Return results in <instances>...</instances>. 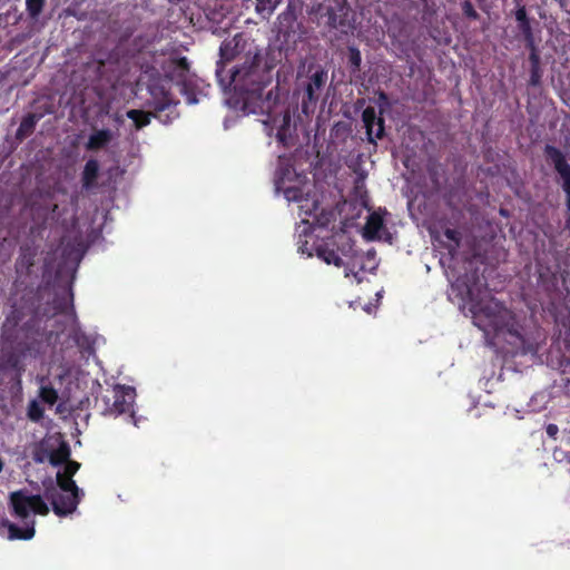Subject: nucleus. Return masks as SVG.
<instances>
[{"instance_id":"obj_1","label":"nucleus","mask_w":570,"mask_h":570,"mask_svg":"<svg viewBox=\"0 0 570 570\" xmlns=\"http://www.w3.org/2000/svg\"><path fill=\"white\" fill-rule=\"evenodd\" d=\"M238 55L237 37L223 41L216 76L220 85L237 92L246 106L249 101L261 98L264 88L272 82L276 60L269 51H262L255 47L254 50L247 51L242 63L226 71L224 76L226 63L236 59Z\"/></svg>"},{"instance_id":"obj_2","label":"nucleus","mask_w":570,"mask_h":570,"mask_svg":"<svg viewBox=\"0 0 570 570\" xmlns=\"http://www.w3.org/2000/svg\"><path fill=\"white\" fill-rule=\"evenodd\" d=\"M464 287L465 295L471 302L473 323L485 337H502L524 354L538 352V343L532 341L525 332L524 316L521 317L492 296L478 298L473 285L464 284Z\"/></svg>"},{"instance_id":"obj_3","label":"nucleus","mask_w":570,"mask_h":570,"mask_svg":"<svg viewBox=\"0 0 570 570\" xmlns=\"http://www.w3.org/2000/svg\"><path fill=\"white\" fill-rule=\"evenodd\" d=\"M81 498V494L60 492L55 482L48 480L43 482V498L39 494L28 495L26 491L20 490L11 493L10 503L14 514L20 519H27L30 511L47 515L49 508L45 499L50 502L56 515L67 517L76 511Z\"/></svg>"},{"instance_id":"obj_4","label":"nucleus","mask_w":570,"mask_h":570,"mask_svg":"<svg viewBox=\"0 0 570 570\" xmlns=\"http://www.w3.org/2000/svg\"><path fill=\"white\" fill-rule=\"evenodd\" d=\"M24 334L26 341L17 343L12 351H6L1 355V362L4 367L21 373L23 371L22 358L26 356L38 357L45 353V333L31 331L30 322L26 323L21 328Z\"/></svg>"},{"instance_id":"obj_5","label":"nucleus","mask_w":570,"mask_h":570,"mask_svg":"<svg viewBox=\"0 0 570 570\" xmlns=\"http://www.w3.org/2000/svg\"><path fill=\"white\" fill-rule=\"evenodd\" d=\"M311 19L330 29L348 27L350 6L347 0H323L312 6Z\"/></svg>"},{"instance_id":"obj_6","label":"nucleus","mask_w":570,"mask_h":570,"mask_svg":"<svg viewBox=\"0 0 570 570\" xmlns=\"http://www.w3.org/2000/svg\"><path fill=\"white\" fill-rule=\"evenodd\" d=\"M135 389L127 385H116L112 390L111 396H104L105 407L102 413L105 415L118 416L121 414H129L130 421L136 425L134 413Z\"/></svg>"},{"instance_id":"obj_7","label":"nucleus","mask_w":570,"mask_h":570,"mask_svg":"<svg viewBox=\"0 0 570 570\" xmlns=\"http://www.w3.org/2000/svg\"><path fill=\"white\" fill-rule=\"evenodd\" d=\"M546 160L549 165L553 166L554 170L559 175L558 183L562 190L566 193V205L570 210V165L566 158V155L556 146L546 145L543 148Z\"/></svg>"},{"instance_id":"obj_8","label":"nucleus","mask_w":570,"mask_h":570,"mask_svg":"<svg viewBox=\"0 0 570 570\" xmlns=\"http://www.w3.org/2000/svg\"><path fill=\"white\" fill-rule=\"evenodd\" d=\"M49 304L50 307L45 313L47 316L73 314L72 279L66 282L63 285H58L55 288L52 301Z\"/></svg>"},{"instance_id":"obj_9","label":"nucleus","mask_w":570,"mask_h":570,"mask_svg":"<svg viewBox=\"0 0 570 570\" xmlns=\"http://www.w3.org/2000/svg\"><path fill=\"white\" fill-rule=\"evenodd\" d=\"M362 121L364 124L367 141L376 144V139H382L385 134L384 119L376 116L375 108L366 107L362 112Z\"/></svg>"},{"instance_id":"obj_10","label":"nucleus","mask_w":570,"mask_h":570,"mask_svg":"<svg viewBox=\"0 0 570 570\" xmlns=\"http://www.w3.org/2000/svg\"><path fill=\"white\" fill-rule=\"evenodd\" d=\"M327 81V71L323 68H317L308 78L304 89L303 106L307 102L316 104L321 97V92Z\"/></svg>"},{"instance_id":"obj_11","label":"nucleus","mask_w":570,"mask_h":570,"mask_svg":"<svg viewBox=\"0 0 570 570\" xmlns=\"http://www.w3.org/2000/svg\"><path fill=\"white\" fill-rule=\"evenodd\" d=\"M38 255V247L33 244L26 243L20 246L19 256L16 261L14 267L19 275H29L35 265Z\"/></svg>"},{"instance_id":"obj_12","label":"nucleus","mask_w":570,"mask_h":570,"mask_svg":"<svg viewBox=\"0 0 570 570\" xmlns=\"http://www.w3.org/2000/svg\"><path fill=\"white\" fill-rule=\"evenodd\" d=\"M301 9L302 3L298 0H288L286 9L277 17L282 32L288 33L293 30L294 22Z\"/></svg>"},{"instance_id":"obj_13","label":"nucleus","mask_w":570,"mask_h":570,"mask_svg":"<svg viewBox=\"0 0 570 570\" xmlns=\"http://www.w3.org/2000/svg\"><path fill=\"white\" fill-rule=\"evenodd\" d=\"M168 77L183 85V91L186 92V78L189 72V61L186 57L171 59L169 62Z\"/></svg>"},{"instance_id":"obj_14","label":"nucleus","mask_w":570,"mask_h":570,"mask_svg":"<svg viewBox=\"0 0 570 570\" xmlns=\"http://www.w3.org/2000/svg\"><path fill=\"white\" fill-rule=\"evenodd\" d=\"M49 462L53 466H58L67 462L70 458V448L67 442L62 441L57 449L51 450L47 453ZM46 460V455L41 452L35 454V461L42 463Z\"/></svg>"},{"instance_id":"obj_15","label":"nucleus","mask_w":570,"mask_h":570,"mask_svg":"<svg viewBox=\"0 0 570 570\" xmlns=\"http://www.w3.org/2000/svg\"><path fill=\"white\" fill-rule=\"evenodd\" d=\"M99 176V163L97 159L87 160L82 174L81 185L85 190H90L97 186V179Z\"/></svg>"},{"instance_id":"obj_16","label":"nucleus","mask_w":570,"mask_h":570,"mask_svg":"<svg viewBox=\"0 0 570 570\" xmlns=\"http://www.w3.org/2000/svg\"><path fill=\"white\" fill-rule=\"evenodd\" d=\"M0 525L7 527L9 530L10 539L29 540L35 535V522L31 521L24 528H20L17 524L10 522L7 519L0 520Z\"/></svg>"},{"instance_id":"obj_17","label":"nucleus","mask_w":570,"mask_h":570,"mask_svg":"<svg viewBox=\"0 0 570 570\" xmlns=\"http://www.w3.org/2000/svg\"><path fill=\"white\" fill-rule=\"evenodd\" d=\"M384 226L383 217L379 213H372L368 215L364 226V237L367 240L380 239V230Z\"/></svg>"},{"instance_id":"obj_18","label":"nucleus","mask_w":570,"mask_h":570,"mask_svg":"<svg viewBox=\"0 0 570 570\" xmlns=\"http://www.w3.org/2000/svg\"><path fill=\"white\" fill-rule=\"evenodd\" d=\"M40 115L32 112L24 116L16 131V139L23 141L27 137H29L35 131L37 122L40 120Z\"/></svg>"},{"instance_id":"obj_19","label":"nucleus","mask_w":570,"mask_h":570,"mask_svg":"<svg viewBox=\"0 0 570 570\" xmlns=\"http://www.w3.org/2000/svg\"><path fill=\"white\" fill-rule=\"evenodd\" d=\"M112 139V134L109 129H100L92 132L86 144L88 150H98L106 147Z\"/></svg>"},{"instance_id":"obj_20","label":"nucleus","mask_w":570,"mask_h":570,"mask_svg":"<svg viewBox=\"0 0 570 570\" xmlns=\"http://www.w3.org/2000/svg\"><path fill=\"white\" fill-rule=\"evenodd\" d=\"M56 487L60 490V492L66 493H75V494H81L83 495V492L79 487L76 484L72 478L62 474L61 472H58L56 475Z\"/></svg>"},{"instance_id":"obj_21","label":"nucleus","mask_w":570,"mask_h":570,"mask_svg":"<svg viewBox=\"0 0 570 570\" xmlns=\"http://www.w3.org/2000/svg\"><path fill=\"white\" fill-rule=\"evenodd\" d=\"M362 56L361 51L355 46L347 47V67L351 75H356L361 71Z\"/></svg>"},{"instance_id":"obj_22","label":"nucleus","mask_w":570,"mask_h":570,"mask_svg":"<svg viewBox=\"0 0 570 570\" xmlns=\"http://www.w3.org/2000/svg\"><path fill=\"white\" fill-rule=\"evenodd\" d=\"M127 117L134 121L137 130L148 126L151 120V114L139 109H130L127 111Z\"/></svg>"},{"instance_id":"obj_23","label":"nucleus","mask_w":570,"mask_h":570,"mask_svg":"<svg viewBox=\"0 0 570 570\" xmlns=\"http://www.w3.org/2000/svg\"><path fill=\"white\" fill-rule=\"evenodd\" d=\"M316 254L322 261H324L328 265L333 264L336 267H341L344 265L343 259L334 249L320 246L316 249Z\"/></svg>"},{"instance_id":"obj_24","label":"nucleus","mask_w":570,"mask_h":570,"mask_svg":"<svg viewBox=\"0 0 570 570\" xmlns=\"http://www.w3.org/2000/svg\"><path fill=\"white\" fill-rule=\"evenodd\" d=\"M283 0H256V11L265 18H269Z\"/></svg>"},{"instance_id":"obj_25","label":"nucleus","mask_w":570,"mask_h":570,"mask_svg":"<svg viewBox=\"0 0 570 570\" xmlns=\"http://www.w3.org/2000/svg\"><path fill=\"white\" fill-rule=\"evenodd\" d=\"M39 396L42 400V402L47 403L48 405H53L58 401V392L56 389L51 385H45L40 387Z\"/></svg>"},{"instance_id":"obj_26","label":"nucleus","mask_w":570,"mask_h":570,"mask_svg":"<svg viewBox=\"0 0 570 570\" xmlns=\"http://www.w3.org/2000/svg\"><path fill=\"white\" fill-rule=\"evenodd\" d=\"M45 411L42 406L36 401L32 400L28 404L27 415L29 420L32 422H39L43 417Z\"/></svg>"},{"instance_id":"obj_27","label":"nucleus","mask_w":570,"mask_h":570,"mask_svg":"<svg viewBox=\"0 0 570 570\" xmlns=\"http://www.w3.org/2000/svg\"><path fill=\"white\" fill-rule=\"evenodd\" d=\"M443 234L450 242H452V245L449 246V252L450 253L455 252L459 248L460 243H461L460 233L456 229L446 228Z\"/></svg>"},{"instance_id":"obj_28","label":"nucleus","mask_w":570,"mask_h":570,"mask_svg":"<svg viewBox=\"0 0 570 570\" xmlns=\"http://www.w3.org/2000/svg\"><path fill=\"white\" fill-rule=\"evenodd\" d=\"M518 28L523 36L527 47H532V42H534V37L530 20L518 23Z\"/></svg>"},{"instance_id":"obj_29","label":"nucleus","mask_w":570,"mask_h":570,"mask_svg":"<svg viewBox=\"0 0 570 570\" xmlns=\"http://www.w3.org/2000/svg\"><path fill=\"white\" fill-rule=\"evenodd\" d=\"M46 0H26V7L29 16L31 18H37L45 6Z\"/></svg>"},{"instance_id":"obj_30","label":"nucleus","mask_w":570,"mask_h":570,"mask_svg":"<svg viewBox=\"0 0 570 570\" xmlns=\"http://www.w3.org/2000/svg\"><path fill=\"white\" fill-rule=\"evenodd\" d=\"M462 12L465 18L470 20H478L480 18V14L474 9L472 2L470 0H464L461 4Z\"/></svg>"},{"instance_id":"obj_31","label":"nucleus","mask_w":570,"mask_h":570,"mask_svg":"<svg viewBox=\"0 0 570 570\" xmlns=\"http://www.w3.org/2000/svg\"><path fill=\"white\" fill-rule=\"evenodd\" d=\"M284 196L288 200L299 202L303 196V191L298 187H287L284 189Z\"/></svg>"},{"instance_id":"obj_32","label":"nucleus","mask_w":570,"mask_h":570,"mask_svg":"<svg viewBox=\"0 0 570 570\" xmlns=\"http://www.w3.org/2000/svg\"><path fill=\"white\" fill-rule=\"evenodd\" d=\"M66 465H65V470L63 472H61L62 474H66L70 478H73V475L77 473V471L80 469V463L76 462V461H71V460H68L67 462H65Z\"/></svg>"},{"instance_id":"obj_33","label":"nucleus","mask_w":570,"mask_h":570,"mask_svg":"<svg viewBox=\"0 0 570 570\" xmlns=\"http://www.w3.org/2000/svg\"><path fill=\"white\" fill-rule=\"evenodd\" d=\"M528 48L530 49L529 60L531 62V67L533 69H539L540 58H539V55L537 52V48L534 46V42H532V47H528Z\"/></svg>"},{"instance_id":"obj_34","label":"nucleus","mask_w":570,"mask_h":570,"mask_svg":"<svg viewBox=\"0 0 570 570\" xmlns=\"http://www.w3.org/2000/svg\"><path fill=\"white\" fill-rule=\"evenodd\" d=\"M62 255H63V256H68V257H69V256H71V255H73V256H75L73 258H75L77 262H79V261H80V258H81V255H80L79 250H78L75 246H70V245H67V246L63 248V253H62Z\"/></svg>"},{"instance_id":"obj_35","label":"nucleus","mask_w":570,"mask_h":570,"mask_svg":"<svg viewBox=\"0 0 570 570\" xmlns=\"http://www.w3.org/2000/svg\"><path fill=\"white\" fill-rule=\"evenodd\" d=\"M515 19L518 23H521L523 21H529V18L527 16V10L524 6H520L515 11Z\"/></svg>"},{"instance_id":"obj_36","label":"nucleus","mask_w":570,"mask_h":570,"mask_svg":"<svg viewBox=\"0 0 570 570\" xmlns=\"http://www.w3.org/2000/svg\"><path fill=\"white\" fill-rule=\"evenodd\" d=\"M558 432H559V429H558V426H557L556 424H552V423H551V424H549V425L547 426V434H548L550 438L556 439V436H557Z\"/></svg>"},{"instance_id":"obj_37","label":"nucleus","mask_w":570,"mask_h":570,"mask_svg":"<svg viewBox=\"0 0 570 570\" xmlns=\"http://www.w3.org/2000/svg\"><path fill=\"white\" fill-rule=\"evenodd\" d=\"M539 73H538V69H533L531 68V78H530V82L532 85H537L539 82Z\"/></svg>"},{"instance_id":"obj_38","label":"nucleus","mask_w":570,"mask_h":570,"mask_svg":"<svg viewBox=\"0 0 570 570\" xmlns=\"http://www.w3.org/2000/svg\"><path fill=\"white\" fill-rule=\"evenodd\" d=\"M187 101L189 104H195L197 100H196V98L194 96H187Z\"/></svg>"},{"instance_id":"obj_39","label":"nucleus","mask_w":570,"mask_h":570,"mask_svg":"<svg viewBox=\"0 0 570 570\" xmlns=\"http://www.w3.org/2000/svg\"><path fill=\"white\" fill-rule=\"evenodd\" d=\"M277 138H278V140L283 141L284 140V135L281 131H278L277 132Z\"/></svg>"},{"instance_id":"obj_40","label":"nucleus","mask_w":570,"mask_h":570,"mask_svg":"<svg viewBox=\"0 0 570 570\" xmlns=\"http://www.w3.org/2000/svg\"><path fill=\"white\" fill-rule=\"evenodd\" d=\"M164 109H165V105H160V106H158V107H157V109H156V110H157V111H163Z\"/></svg>"},{"instance_id":"obj_41","label":"nucleus","mask_w":570,"mask_h":570,"mask_svg":"<svg viewBox=\"0 0 570 570\" xmlns=\"http://www.w3.org/2000/svg\"><path fill=\"white\" fill-rule=\"evenodd\" d=\"M2 469H3V462H2V460L0 459V472L2 471Z\"/></svg>"}]
</instances>
